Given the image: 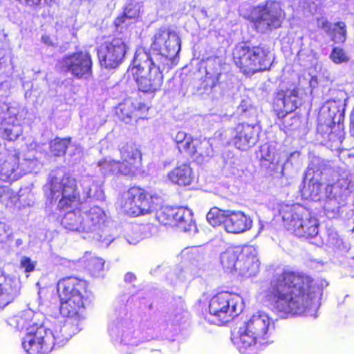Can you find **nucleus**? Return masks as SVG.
<instances>
[{
  "mask_svg": "<svg viewBox=\"0 0 354 354\" xmlns=\"http://www.w3.org/2000/svg\"><path fill=\"white\" fill-rule=\"evenodd\" d=\"M82 211L84 216L86 233L91 234V238L100 241L102 246L108 247L113 241V239L111 236L103 238L102 227L107 219L104 210L98 206L88 208L86 204H83Z\"/></svg>",
  "mask_w": 354,
  "mask_h": 354,
  "instance_id": "15",
  "label": "nucleus"
},
{
  "mask_svg": "<svg viewBox=\"0 0 354 354\" xmlns=\"http://www.w3.org/2000/svg\"><path fill=\"white\" fill-rule=\"evenodd\" d=\"M129 48V37L126 34L119 33L106 41L97 53L101 66L108 69L118 67L124 62Z\"/></svg>",
  "mask_w": 354,
  "mask_h": 354,
  "instance_id": "11",
  "label": "nucleus"
},
{
  "mask_svg": "<svg viewBox=\"0 0 354 354\" xmlns=\"http://www.w3.org/2000/svg\"><path fill=\"white\" fill-rule=\"evenodd\" d=\"M71 138L61 139L56 138L50 143V149L51 153L55 156H63L70 143Z\"/></svg>",
  "mask_w": 354,
  "mask_h": 354,
  "instance_id": "38",
  "label": "nucleus"
},
{
  "mask_svg": "<svg viewBox=\"0 0 354 354\" xmlns=\"http://www.w3.org/2000/svg\"><path fill=\"white\" fill-rule=\"evenodd\" d=\"M109 333L115 341H120L124 346H127V348H123L124 352L131 353V347L137 346L139 344L140 341L133 335L134 330L131 327V324L115 315L111 317L109 326Z\"/></svg>",
  "mask_w": 354,
  "mask_h": 354,
  "instance_id": "20",
  "label": "nucleus"
},
{
  "mask_svg": "<svg viewBox=\"0 0 354 354\" xmlns=\"http://www.w3.org/2000/svg\"><path fill=\"white\" fill-rule=\"evenodd\" d=\"M261 165L270 171L284 176V171L289 164L292 165L300 157L299 151H294L289 156L284 153H277L274 147L263 145L260 149Z\"/></svg>",
  "mask_w": 354,
  "mask_h": 354,
  "instance_id": "16",
  "label": "nucleus"
},
{
  "mask_svg": "<svg viewBox=\"0 0 354 354\" xmlns=\"http://www.w3.org/2000/svg\"><path fill=\"white\" fill-rule=\"evenodd\" d=\"M121 166L124 176H131L141 166L142 154L138 148L132 143L122 144L119 148Z\"/></svg>",
  "mask_w": 354,
  "mask_h": 354,
  "instance_id": "21",
  "label": "nucleus"
},
{
  "mask_svg": "<svg viewBox=\"0 0 354 354\" xmlns=\"http://www.w3.org/2000/svg\"><path fill=\"white\" fill-rule=\"evenodd\" d=\"M310 0H303L304 3H306L307 7L310 9V10L315 9L317 7L315 2L314 0H310V1L308 2Z\"/></svg>",
  "mask_w": 354,
  "mask_h": 354,
  "instance_id": "54",
  "label": "nucleus"
},
{
  "mask_svg": "<svg viewBox=\"0 0 354 354\" xmlns=\"http://www.w3.org/2000/svg\"><path fill=\"white\" fill-rule=\"evenodd\" d=\"M167 178L172 183L187 186L193 182L194 175L189 164L181 163L167 174Z\"/></svg>",
  "mask_w": 354,
  "mask_h": 354,
  "instance_id": "28",
  "label": "nucleus"
},
{
  "mask_svg": "<svg viewBox=\"0 0 354 354\" xmlns=\"http://www.w3.org/2000/svg\"><path fill=\"white\" fill-rule=\"evenodd\" d=\"M351 123L353 126H354V109L351 114Z\"/></svg>",
  "mask_w": 354,
  "mask_h": 354,
  "instance_id": "55",
  "label": "nucleus"
},
{
  "mask_svg": "<svg viewBox=\"0 0 354 354\" xmlns=\"http://www.w3.org/2000/svg\"><path fill=\"white\" fill-rule=\"evenodd\" d=\"M167 68L163 64L154 61L142 48L135 53L133 66L130 72L133 75L140 91L153 93L159 90L163 82L162 70Z\"/></svg>",
  "mask_w": 354,
  "mask_h": 354,
  "instance_id": "5",
  "label": "nucleus"
},
{
  "mask_svg": "<svg viewBox=\"0 0 354 354\" xmlns=\"http://www.w3.org/2000/svg\"><path fill=\"white\" fill-rule=\"evenodd\" d=\"M222 73V65L218 58L209 59L206 66V78L211 81L212 86H214L218 82Z\"/></svg>",
  "mask_w": 354,
  "mask_h": 354,
  "instance_id": "34",
  "label": "nucleus"
},
{
  "mask_svg": "<svg viewBox=\"0 0 354 354\" xmlns=\"http://www.w3.org/2000/svg\"><path fill=\"white\" fill-rule=\"evenodd\" d=\"M233 59L235 64L247 75L269 69L272 62L267 49L261 46L250 48L244 44L235 47Z\"/></svg>",
  "mask_w": 354,
  "mask_h": 354,
  "instance_id": "8",
  "label": "nucleus"
},
{
  "mask_svg": "<svg viewBox=\"0 0 354 354\" xmlns=\"http://www.w3.org/2000/svg\"><path fill=\"white\" fill-rule=\"evenodd\" d=\"M17 158L15 157L13 159L14 165L11 166V163L6 161L3 164L1 172L6 176L7 178L14 179L17 176V174L15 172L17 171V169L19 167V164H17Z\"/></svg>",
  "mask_w": 354,
  "mask_h": 354,
  "instance_id": "43",
  "label": "nucleus"
},
{
  "mask_svg": "<svg viewBox=\"0 0 354 354\" xmlns=\"http://www.w3.org/2000/svg\"><path fill=\"white\" fill-rule=\"evenodd\" d=\"M317 24L319 28L323 30L328 35H331V31L334 24H332L323 17L317 19Z\"/></svg>",
  "mask_w": 354,
  "mask_h": 354,
  "instance_id": "47",
  "label": "nucleus"
},
{
  "mask_svg": "<svg viewBox=\"0 0 354 354\" xmlns=\"http://www.w3.org/2000/svg\"><path fill=\"white\" fill-rule=\"evenodd\" d=\"M259 133V128L257 125L239 124L232 131L233 143L237 149L246 150L257 143Z\"/></svg>",
  "mask_w": 354,
  "mask_h": 354,
  "instance_id": "22",
  "label": "nucleus"
},
{
  "mask_svg": "<svg viewBox=\"0 0 354 354\" xmlns=\"http://www.w3.org/2000/svg\"><path fill=\"white\" fill-rule=\"evenodd\" d=\"M280 214L285 227L295 236L310 239L318 235V221L302 205H286Z\"/></svg>",
  "mask_w": 354,
  "mask_h": 354,
  "instance_id": "6",
  "label": "nucleus"
},
{
  "mask_svg": "<svg viewBox=\"0 0 354 354\" xmlns=\"http://www.w3.org/2000/svg\"><path fill=\"white\" fill-rule=\"evenodd\" d=\"M44 315L40 312H35L28 308L18 315L8 319L7 323L18 330H25L28 333L29 328L37 327L44 322Z\"/></svg>",
  "mask_w": 354,
  "mask_h": 354,
  "instance_id": "24",
  "label": "nucleus"
},
{
  "mask_svg": "<svg viewBox=\"0 0 354 354\" xmlns=\"http://www.w3.org/2000/svg\"><path fill=\"white\" fill-rule=\"evenodd\" d=\"M41 40L42 43L48 46H53V44L50 37L48 35H43Z\"/></svg>",
  "mask_w": 354,
  "mask_h": 354,
  "instance_id": "52",
  "label": "nucleus"
},
{
  "mask_svg": "<svg viewBox=\"0 0 354 354\" xmlns=\"http://www.w3.org/2000/svg\"><path fill=\"white\" fill-rule=\"evenodd\" d=\"M181 48L180 39L174 30L162 27L158 28L152 37L150 58L158 61L167 68L176 65V55Z\"/></svg>",
  "mask_w": 354,
  "mask_h": 354,
  "instance_id": "7",
  "label": "nucleus"
},
{
  "mask_svg": "<svg viewBox=\"0 0 354 354\" xmlns=\"http://www.w3.org/2000/svg\"><path fill=\"white\" fill-rule=\"evenodd\" d=\"M251 17L257 31L265 32L280 27L285 14L279 2L268 1L264 5L254 7Z\"/></svg>",
  "mask_w": 354,
  "mask_h": 354,
  "instance_id": "12",
  "label": "nucleus"
},
{
  "mask_svg": "<svg viewBox=\"0 0 354 354\" xmlns=\"http://www.w3.org/2000/svg\"><path fill=\"white\" fill-rule=\"evenodd\" d=\"M227 210L221 209L218 207L212 208L207 214V221L208 223L215 227L223 224L225 227V220L226 218Z\"/></svg>",
  "mask_w": 354,
  "mask_h": 354,
  "instance_id": "36",
  "label": "nucleus"
},
{
  "mask_svg": "<svg viewBox=\"0 0 354 354\" xmlns=\"http://www.w3.org/2000/svg\"><path fill=\"white\" fill-rule=\"evenodd\" d=\"M252 218L243 212L227 209L224 228L228 233L245 232L252 228Z\"/></svg>",
  "mask_w": 354,
  "mask_h": 354,
  "instance_id": "25",
  "label": "nucleus"
},
{
  "mask_svg": "<svg viewBox=\"0 0 354 354\" xmlns=\"http://www.w3.org/2000/svg\"><path fill=\"white\" fill-rule=\"evenodd\" d=\"M335 122L328 120L324 124L319 123L317 126V133L322 136L325 140H332V128L335 126Z\"/></svg>",
  "mask_w": 354,
  "mask_h": 354,
  "instance_id": "42",
  "label": "nucleus"
},
{
  "mask_svg": "<svg viewBox=\"0 0 354 354\" xmlns=\"http://www.w3.org/2000/svg\"><path fill=\"white\" fill-rule=\"evenodd\" d=\"M328 176L326 178L327 185L325 187L324 207L328 212H336L344 201V194L348 183L346 178L338 171L327 169Z\"/></svg>",
  "mask_w": 354,
  "mask_h": 354,
  "instance_id": "14",
  "label": "nucleus"
},
{
  "mask_svg": "<svg viewBox=\"0 0 354 354\" xmlns=\"http://www.w3.org/2000/svg\"><path fill=\"white\" fill-rule=\"evenodd\" d=\"M19 282L0 270V308H4L19 296Z\"/></svg>",
  "mask_w": 354,
  "mask_h": 354,
  "instance_id": "27",
  "label": "nucleus"
},
{
  "mask_svg": "<svg viewBox=\"0 0 354 354\" xmlns=\"http://www.w3.org/2000/svg\"><path fill=\"white\" fill-rule=\"evenodd\" d=\"M97 166L104 176L123 175L120 161H116L111 158H105L99 161Z\"/></svg>",
  "mask_w": 354,
  "mask_h": 354,
  "instance_id": "33",
  "label": "nucleus"
},
{
  "mask_svg": "<svg viewBox=\"0 0 354 354\" xmlns=\"http://www.w3.org/2000/svg\"><path fill=\"white\" fill-rule=\"evenodd\" d=\"M80 186L82 189V196L77 187L75 179L65 174L62 169H57L50 171L48 182L44 185V190L46 196L51 201L59 199L57 207L60 209L80 205L73 211L67 212L61 223L68 230L86 233L82 201L88 198L102 200L104 193L100 185L91 176H83L80 180Z\"/></svg>",
  "mask_w": 354,
  "mask_h": 354,
  "instance_id": "2",
  "label": "nucleus"
},
{
  "mask_svg": "<svg viewBox=\"0 0 354 354\" xmlns=\"http://www.w3.org/2000/svg\"><path fill=\"white\" fill-rule=\"evenodd\" d=\"M87 283L84 280L69 277L59 280L57 290L59 299L73 298V295L84 296L86 294Z\"/></svg>",
  "mask_w": 354,
  "mask_h": 354,
  "instance_id": "26",
  "label": "nucleus"
},
{
  "mask_svg": "<svg viewBox=\"0 0 354 354\" xmlns=\"http://www.w3.org/2000/svg\"><path fill=\"white\" fill-rule=\"evenodd\" d=\"M330 58L335 64H341L348 61V57L342 48H334L330 55Z\"/></svg>",
  "mask_w": 354,
  "mask_h": 354,
  "instance_id": "45",
  "label": "nucleus"
},
{
  "mask_svg": "<svg viewBox=\"0 0 354 354\" xmlns=\"http://www.w3.org/2000/svg\"><path fill=\"white\" fill-rule=\"evenodd\" d=\"M72 326L65 324L58 330H52L44 322L37 327L29 328L22 338V348L28 354H48L54 348L63 346L71 337L69 333Z\"/></svg>",
  "mask_w": 354,
  "mask_h": 354,
  "instance_id": "4",
  "label": "nucleus"
},
{
  "mask_svg": "<svg viewBox=\"0 0 354 354\" xmlns=\"http://www.w3.org/2000/svg\"><path fill=\"white\" fill-rule=\"evenodd\" d=\"M241 248H229L223 252L220 257L221 263L223 269L227 272H237V263Z\"/></svg>",
  "mask_w": 354,
  "mask_h": 354,
  "instance_id": "32",
  "label": "nucleus"
},
{
  "mask_svg": "<svg viewBox=\"0 0 354 354\" xmlns=\"http://www.w3.org/2000/svg\"><path fill=\"white\" fill-rule=\"evenodd\" d=\"M93 62L88 52H77L64 57L61 61L63 71L77 79H88L92 75Z\"/></svg>",
  "mask_w": 354,
  "mask_h": 354,
  "instance_id": "19",
  "label": "nucleus"
},
{
  "mask_svg": "<svg viewBox=\"0 0 354 354\" xmlns=\"http://www.w3.org/2000/svg\"><path fill=\"white\" fill-rule=\"evenodd\" d=\"M156 218L164 225H176L185 232L195 234L197 231L192 212L187 208L162 207L157 211Z\"/></svg>",
  "mask_w": 354,
  "mask_h": 354,
  "instance_id": "13",
  "label": "nucleus"
},
{
  "mask_svg": "<svg viewBox=\"0 0 354 354\" xmlns=\"http://www.w3.org/2000/svg\"><path fill=\"white\" fill-rule=\"evenodd\" d=\"M243 304L240 295L222 292L211 299L209 310L214 318L213 322L217 325H223L233 319L242 311Z\"/></svg>",
  "mask_w": 354,
  "mask_h": 354,
  "instance_id": "9",
  "label": "nucleus"
},
{
  "mask_svg": "<svg viewBox=\"0 0 354 354\" xmlns=\"http://www.w3.org/2000/svg\"><path fill=\"white\" fill-rule=\"evenodd\" d=\"M142 239V237H141V235L139 234L138 233L136 234V236L133 237V238H131L129 236H128V237L127 238V241L129 243V244H132V245H136L137 244L138 242H140V241Z\"/></svg>",
  "mask_w": 354,
  "mask_h": 354,
  "instance_id": "51",
  "label": "nucleus"
},
{
  "mask_svg": "<svg viewBox=\"0 0 354 354\" xmlns=\"http://www.w3.org/2000/svg\"><path fill=\"white\" fill-rule=\"evenodd\" d=\"M273 328L269 315L259 311L232 334V341L241 354H258L268 344V339Z\"/></svg>",
  "mask_w": 354,
  "mask_h": 354,
  "instance_id": "3",
  "label": "nucleus"
},
{
  "mask_svg": "<svg viewBox=\"0 0 354 354\" xmlns=\"http://www.w3.org/2000/svg\"><path fill=\"white\" fill-rule=\"evenodd\" d=\"M12 193L10 192V190L6 187H0V201L2 203H4L6 206H9L10 203H8L9 199H12Z\"/></svg>",
  "mask_w": 354,
  "mask_h": 354,
  "instance_id": "48",
  "label": "nucleus"
},
{
  "mask_svg": "<svg viewBox=\"0 0 354 354\" xmlns=\"http://www.w3.org/2000/svg\"><path fill=\"white\" fill-rule=\"evenodd\" d=\"M173 139L181 153H186L194 140L190 136L183 131H178Z\"/></svg>",
  "mask_w": 354,
  "mask_h": 354,
  "instance_id": "39",
  "label": "nucleus"
},
{
  "mask_svg": "<svg viewBox=\"0 0 354 354\" xmlns=\"http://www.w3.org/2000/svg\"><path fill=\"white\" fill-rule=\"evenodd\" d=\"M193 276L194 274L190 271V269L187 267H185L180 270L178 274V277L182 281L189 280L193 277Z\"/></svg>",
  "mask_w": 354,
  "mask_h": 354,
  "instance_id": "50",
  "label": "nucleus"
},
{
  "mask_svg": "<svg viewBox=\"0 0 354 354\" xmlns=\"http://www.w3.org/2000/svg\"><path fill=\"white\" fill-rule=\"evenodd\" d=\"M23 244V241L21 239H18L16 240V246L19 247Z\"/></svg>",
  "mask_w": 354,
  "mask_h": 354,
  "instance_id": "56",
  "label": "nucleus"
},
{
  "mask_svg": "<svg viewBox=\"0 0 354 354\" xmlns=\"http://www.w3.org/2000/svg\"><path fill=\"white\" fill-rule=\"evenodd\" d=\"M160 202L158 196L149 195L143 189L133 187L122 195L119 203L124 213L138 216L155 211Z\"/></svg>",
  "mask_w": 354,
  "mask_h": 354,
  "instance_id": "10",
  "label": "nucleus"
},
{
  "mask_svg": "<svg viewBox=\"0 0 354 354\" xmlns=\"http://www.w3.org/2000/svg\"><path fill=\"white\" fill-rule=\"evenodd\" d=\"M324 176L326 178L328 176L327 169L324 171L316 169L313 162H311L304 176L303 185L299 187L301 194L305 199H309L314 201H325L324 192H322V183H320V176Z\"/></svg>",
  "mask_w": 354,
  "mask_h": 354,
  "instance_id": "18",
  "label": "nucleus"
},
{
  "mask_svg": "<svg viewBox=\"0 0 354 354\" xmlns=\"http://www.w3.org/2000/svg\"><path fill=\"white\" fill-rule=\"evenodd\" d=\"M136 106L131 99L125 100L116 107L115 113L120 120L129 123L134 116Z\"/></svg>",
  "mask_w": 354,
  "mask_h": 354,
  "instance_id": "35",
  "label": "nucleus"
},
{
  "mask_svg": "<svg viewBox=\"0 0 354 354\" xmlns=\"http://www.w3.org/2000/svg\"><path fill=\"white\" fill-rule=\"evenodd\" d=\"M275 103L279 108L286 113L294 111L300 104L298 97V91L296 89L287 90L284 93L281 91L277 94Z\"/></svg>",
  "mask_w": 354,
  "mask_h": 354,
  "instance_id": "30",
  "label": "nucleus"
},
{
  "mask_svg": "<svg viewBox=\"0 0 354 354\" xmlns=\"http://www.w3.org/2000/svg\"><path fill=\"white\" fill-rule=\"evenodd\" d=\"M21 267L25 269L26 272H30L34 270L35 263L27 257H23L21 259Z\"/></svg>",
  "mask_w": 354,
  "mask_h": 354,
  "instance_id": "49",
  "label": "nucleus"
},
{
  "mask_svg": "<svg viewBox=\"0 0 354 354\" xmlns=\"http://www.w3.org/2000/svg\"><path fill=\"white\" fill-rule=\"evenodd\" d=\"M140 5L138 3H130L124 9V14L121 17H118L115 24L120 26L126 22L127 19H134L139 15Z\"/></svg>",
  "mask_w": 354,
  "mask_h": 354,
  "instance_id": "37",
  "label": "nucleus"
},
{
  "mask_svg": "<svg viewBox=\"0 0 354 354\" xmlns=\"http://www.w3.org/2000/svg\"><path fill=\"white\" fill-rule=\"evenodd\" d=\"M333 35L334 40L336 42H344L346 39V25L344 22H338L333 25L331 31Z\"/></svg>",
  "mask_w": 354,
  "mask_h": 354,
  "instance_id": "40",
  "label": "nucleus"
},
{
  "mask_svg": "<svg viewBox=\"0 0 354 354\" xmlns=\"http://www.w3.org/2000/svg\"><path fill=\"white\" fill-rule=\"evenodd\" d=\"M84 296L73 295L60 300V313L64 317H74L81 313L84 308Z\"/></svg>",
  "mask_w": 354,
  "mask_h": 354,
  "instance_id": "29",
  "label": "nucleus"
},
{
  "mask_svg": "<svg viewBox=\"0 0 354 354\" xmlns=\"http://www.w3.org/2000/svg\"><path fill=\"white\" fill-rule=\"evenodd\" d=\"M238 113L245 118H250L255 115L256 110L251 105L250 100L249 99L242 100L241 102L237 108Z\"/></svg>",
  "mask_w": 354,
  "mask_h": 354,
  "instance_id": "41",
  "label": "nucleus"
},
{
  "mask_svg": "<svg viewBox=\"0 0 354 354\" xmlns=\"http://www.w3.org/2000/svg\"><path fill=\"white\" fill-rule=\"evenodd\" d=\"M17 104H0V136L8 141H15L23 133L22 126L17 118Z\"/></svg>",
  "mask_w": 354,
  "mask_h": 354,
  "instance_id": "17",
  "label": "nucleus"
},
{
  "mask_svg": "<svg viewBox=\"0 0 354 354\" xmlns=\"http://www.w3.org/2000/svg\"><path fill=\"white\" fill-rule=\"evenodd\" d=\"M261 294L281 317L297 315L315 318L322 290L307 275L283 271Z\"/></svg>",
  "mask_w": 354,
  "mask_h": 354,
  "instance_id": "1",
  "label": "nucleus"
},
{
  "mask_svg": "<svg viewBox=\"0 0 354 354\" xmlns=\"http://www.w3.org/2000/svg\"><path fill=\"white\" fill-rule=\"evenodd\" d=\"M257 250L252 245L241 248V253L237 263V273L245 277L256 275L259 271L260 262L257 257Z\"/></svg>",
  "mask_w": 354,
  "mask_h": 354,
  "instance_id": "23",
  "label": "nucleus"
},
{
  "mask_svg": "<svg viewBox=\"0 0 354 354\" xmlns=\"http://www.w3.org/2000/svg\"><path fill=\"white\" fill-rule=\"evenodd\" d=\"M135 279H136V276L132 272H128L124 276V281L126 282L131 283V282L133 281Z\"/></svg>",
  "mask_w": 354,
  "mask_h": 354,
  "instance_id": "53",
  "label": "nucleus"
},
{
  "mask_svg": "<svg viewBox=\"0 0 354 354\" xmlns=\"http://www.w3.org/2000/svg\"><path fill=\"white\" fill-rule=\"evenodd\" d=\"M185 153L195 160L201 161L203 158L212 156V149L208 141L194 139Z\"/></svg>",
  "mask_w": 354,
  "mask_h": 354,
  "instance_id": "31",
  "label": "nucleus"
},
{
  "mask_svg": "<svg viewBox=\"0 0 354 354\" xmlns=\"http://www.w3.org/2000/svg\"><path fill=\"white\" fill-rule=\"evenodd\" d=\"M12 232L9 225L0 223V242L6 243L11 239Z\"/></svg>",
  "mask_w": 354,
  "mask_h": 354,
  "instance_id": "46",
  "label": "nucleus"
},
{
  "mask_svg": "<svg viewBox=\"0 0 354 354\" xmlns=\"http://www.w3.org/2000/svg\"><path fill=\"white\" fill-rule=\"evenodd\" d=\"M104 261L98 257L91 258L88 264V270L94 276H97L104 268Z\"/></svg>",
  "mask_w": 354,
  "mask_h": 354,
  "instance_id": "44",
  "label": "nucleus"
}]
</instances>
